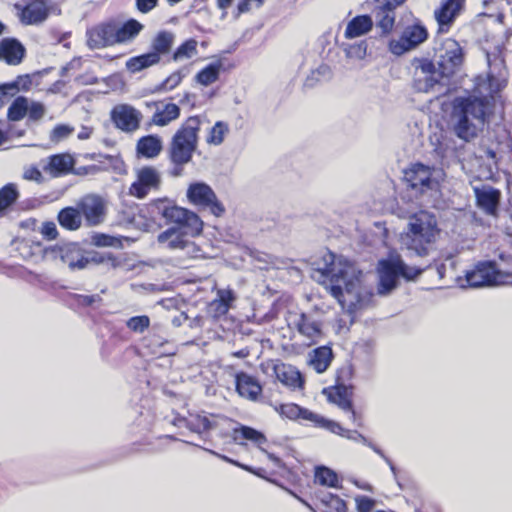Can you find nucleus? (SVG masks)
Wrapping results in <instances>:
<instances>
[{
	"mask_svg": "<svg viewBox=\"0 0 512 512\" xmlns=\"http://www.w3.org/2000/svg\"><path fill=\"white\" fill-rule=\"evenodd\" d=\"M347 58L354 60H363L367 54V43L360 41L358 43L347 45L344 48Z\"/></svg>",
	"mask_w": 512,
	"mask_h": 512,
	"instance_id": "obj_47",
	"label": "nucleus"
},
{
	"mask_svg": "<svg viewBox=\"0 0 512 512\" xmlns=\"http://www.w3.org/2000/svg\"><path fill=\"white\" fill-rule=\"evenodd\" d=\"M469 287H484L512 284V269L503 270L495 262H479L465 274Z\"/></svg>",
	"mask_w": 512,
	"mask_h": 512,
	"instance_id": "obj_7",
	"label": "nucleus"
},
{
	"mask_svg": "<svg viewBox=\"0 0 512 512\" xmlns=\"http://www.w3.org/2000/svg\"><path fill=\"white\" fill-rule=\"evenodd\" d=\"M158 242L170 250L190 251L194 248V243L185 239L182 232L176 228H170L158 235Z\"/></svg>",
	"mask_w": 512,
	"mask_h": 512,
	"instance_id": "obj_30",
	"label": "nucleus"
},
{
	"mask_svg": "<svg viewBox=\"0 0 512 512\" xmlns=\"http://www.w3.org/2000/svg\"><path fill=\"white\" fill-rule=\"evenodd\" d=\"M44 256L51 260H60L71 270H81L87 267L85 252L76 243L52 246L45 249Z\"/></svg>",
	"mask_w": 512,
	"mask_h": 512,
	"instance_id": "obj_11",
	"label": "nucleus"
},
{
	"mask_svg": "<svg viewBox=\"0 0 512 512\" xmlns=\"http://www.w3.org/2000/svg\"><path fill=\"white\" fill-rule=\"evenodd\" d=\"M85 257L87 260V266L89 264L103 265L104 263H106V261H112L113 265H118L117 262H115V260L111 258V253L109 252L101 253L92 251L85 253Z\"/></svg>",
	"mask_w": 512,
	"mask_h": 512,
	"instance_id": "obj_50",
	"label": "nucleus"
},
{
	"mask_svg": "<svg viewBox=\"0 0 512 512\" xmlns=\"http://www.w3.org/2000/svg\"><path fill=\"white\" fill-rule=\"evenodd\" d=\"M332 358L331 348L321 346L309 353L308 363L317 373H323L330 366Z\"/></svg>",
	"mask_w": 512,
	"mask_h": 512,
	"instance_id": "obj_36",
	"label": "nucleus"
},
{
	"mask_svg": "<svg viewBox=\"0 0 512 512\" xmlns=\"http://www.w3.org/2000/svg\"><path fill=\"white\" fill-rule=\"evenodd\" d=\"M87 44L92 49L117 44L115 24L105 23L90 29L87 32Z\"/></svg>",
	"mask_w": 512,
	"mask_h": 512,
	"instance_id": "obj_22",
	"label": "nucleus"
},
{
	"mask_svg": "<svg viewBox=\"0 0 512 512\" xmlns=\"http://www.w3.org/2000/svg\"><path fill=\"white\" fill-rule=\"evenodd\" d=\"M31 81L28 76L18 77L11 83L0 85V107L4 105L7 98L16 95L20 89H28Z\"/></svg>",
	"mask_w": 512,
	"mask_h": 512,
	"instance_id": "obj_40",
	"label": "nucleus"
},
{
	"mask_svg": "<svg viewBox=\"0 0 512 512\" xmlns=\"http://www.w3.org/2000/svg\"><path fill=\"white\" fill-rule=\"evenodd\" d=\"M437 58L439 68L452 76L462 66L464 52L457 41L446 39L437 50Z\"/></svg>",
	"mask_w": 512,
	"mask_h": 512,
	"instance_id": "obj_14",
	"label": "nucleus"
},
{
	"mask_svg": "<svg viewBox=\"0 0 512 512\" xmlns=\"http://www.w3.org/2000/svg\"><path fill=\"white\" fill-rule=\"evenodd\" d=\"M273 375L283 385L296 389L301 388L303 380L300 372L292 365L277 362L272 364Z\"/></svg>",
	"mask_w": 512,
	"mask_h": 512,
	"instance_id": "obj_26",
	"label": "nucleus"
},
{
	"mask_svg": "<svg viewBox=\"0 0 512 512\" xmlns=\"http://www.w3.org/2000/svg\"><path fill=\"white\" fill-rule=\"evenodd\" d=\"M153 205L163 218L182 226L190 235L196 236L201 233L203 222L196 213L179 207L167 199H157Z\"/></svg>",
	"mask_w": 512,
	"mask_h": 512,
	"instance_id": "obj_8",
	"label": "nucleus"
},
{
	"mask_svg": "<svg viewBox=\"0 0 512 512\" xmlns=\"http://www.w3.org/2000/svg\"><path fill=\"white\" fill-rule=\"evenodd\" d=\"M477 206L486 214L496 216L500 203L501 193L489 185L474 187Z\"/></svg>",
	"mask_w": 512,
	"mask_h": 512,
	"instance_id": "obj_21",
	"label": "nucleus"
},
{
	"mask_svg": "<svg viewBox=\"0 0 512 512\" xmlns=\"http://www.w3.org/2000/svg\"><path fill=\"white\" fill-rule=\"evenodd\" d=\"M200 126V117L192 116L176 131L169 146V155L173 163L183 165L191 160L197 148Z\"/></svg>",
	"mask_w": 512,
	"mask_h": 512,
	"instance_id": "obj_5",
	"label": "nucleus"
},
{
	"mask_svg": "<svg viewBox=\"0 0 512 512\" xmlns=\"http://www.w3.org/2000/svg\"><path fill=\"white\" fill-rule=\"evenodd\" d=\"M41 233L48 239H55L58 235V231L55 223L46 222L42 225Z\"/></svg>",
	"mask_w": 512,
	"mask_h": 512,
	"instance_id": "obj_59",
	"label": "nucleus"
},
{
	"mask_svg": "<svg viewBox=\"0 0 512 512\" xmlns=\"http://www.w3.org/2000/svg\"><path fill=\"white\" fill-rule=\"evenodd\" d=\"M92 242L98 247H119L121 246V240L119 238L106 235L96 234L92 237Z\"/></svg>",
	"mask_w": 512,
	"mask_h": 512,
	"instance_id": "obj_51",
	"label": "nucleus"
},
{
	"mask_svg": "<svg viewBox=\"0 0 512 512\" xmlns=\"http://www.w3.org/2000/svg\"><path fill=\"white\" fill-rule=\"evenodd\" d=\"M162 149L163 141L158 135L143 136L136 144L137 155L147 159L157 157L161 153Z\"/></svg>",
	"mask_w": 512,
	"mask_h": 512,
	"instance_id": "obj_31",
	"label": "nucleus"
},
{
	"mask_svg": "<svg viewBox=\"0 0 512 512\" xmlns=\"http://www.w3.org/2000/svg\"><path fill=\"white\" fill-rule=\"evenodd\" d=\"M235 300L233 291L229 289H219L217 298L209 305V311L214 317H221L228 313L232 302Z\"/></svg>",
	"mask_w": 512,
	"mask_h": 512,
	"instance_id": "obj_34",
	"label": "nucleus"
},
{
	"mask_svg": "<svg viewBox=\"0 0 512 512\" xmlns=\"http://www.w3.org/2000/svg\"><path fill=\"white\" fill-rule=\"evenodd\" d=\"M372 27L373 21L370 16H356L348 22L344 35L348 39L361 37L371 31Z\"/></svg>",
	"mask_w": 512,
	"mask_h": 512,
	"instance_id": "obj_37",
	"label": "nucleus"
},
{
	"mask_svg": "<svg viewBox=\"0 0 512 512\" xmlns=\"http://www.w3.org/2000/svg\"><path fill=\"white\" fill-rule=\"evenodd\" d=\"M414 87L423 93H432L435 98L447 95L452 90L451 75L428 59L414 61Z\"/></svg>",
	"mask_w": 512,
	"mask_h": 512,
	"instance_id": "obj_4",
	"label": "nucleus"
},
{
	"mask_svg": "<svg viewBox=\"0 0 512 512\" xmlns=\"http://www.w3.org/2000/svg\"><path fill=\"white\" fill-rule=\"evenodd\" d=\"M187 426L193 432L202 433L211 427V423L206 416L192 415L187 420Z\"/></svg>",
	"mask_w": 512,
	"mask_h": 512,
	"instance_id": "obj_49",
	"label": "nucleus"
},
{
	"mask_svg": "<svg viewBox=\"0 0 512 512\" xmlns=\"http://www.w3.org/2000/svg\"><path fill=\"white\" fill-rule=\"evenodd\" d=\"M173 43V35L169 32H160L153 40L152 47L154 51L152 53L165 54L167 53Z\"/></svg>",
	"mask_w": 512,
	"mask_h": 512,
	"instance_id": "obj_46",
	"label": "nucleus"
},
{
	"mask_svg": "<svg viewBox=\"0 0 512 512\" xmlns=\"http://www.w3.org/2000/svg\"><path fill=\"white\" fill-rule=\"evenodd\" d=\"M197 41L195 39H188L181 44L173 54L174 61H182L190 59L197 55Z\"/></svg>",
	"mask_w": 512,
	"mask_h": 512,
	"instance_id": "obj_44",
	"label": "nucleus"
},
{
	"mask_svg": "<svg viewBox=\"0 0 512 512\" xmlns=\"http://www.w3.org/2000/svg\"><path fill=\"white\" fill-rule=\"evenodd\" d=\"M222 68L223 63L221 61H214L200 70L196 74L195 80L202 86H209L219 79Z\"/></svg>",
	"mask_w": 512,
	"mask_h": 512,
	"instance_id": "obj_39",
	"label": "nucleus"
},
{
	"mask_svg": "<svg viewBox=\"0 0 512 512\" xmlns=\"http://www.w3.org/2000/svg\"><path fill=\"white\" fill-rule=\"evenodd\" d=\"M110 119L117 129L125 133H133L140 128L143 115L134 106L120 103L112 108Z\"/></svg>",
	"mask_w": 512,
	"mask_h": 512,
	"instance_id": "obj_13",
	"label": "nucleus"
},
{
	"mask_svg": "<svg viewBox=\"0 0 512 512\" xmlns=\"http://www.w3.org/2000/svg\"><path fill=\"white\" fill-rule=\"evenodd\" d=\"M24 47L15 39H3L0 42V60L10 65L21 62L24 56Z\"/></svg>",
	"mask_w": 512,
	"mask_h": 512,
	"instance_id": "obj_33",
	"label": "nucleus"
},
{
	"mask_svg": "<svg viewBox=\"0 0 512 512\" xmlns=\"http://www.w3.org/2000/svg\"><path fill=\"white\" fill-rule=\"evenodd\" d=\"M328 422L338 426V429L335 428L332 430V428H325L326 430L330 431L333 434L345 437L349 440H352L355 442H361L364 445H367L368 447H370L374 452H376L378 455H380L385 460V462L389 465L391 471L395 474L396 468L393 465V463L391 462V460L384 454V452L381 449H379L376 445H374L372 442H370L364 435H362L361 433H359L356 430L344 429L338 422H335L333 420L328 419Z\"/></svg>",
	"mask_w": 512,
	"mask_h": 512,
	"instance_id": "obj_25",
	"label": "nucleus"
},
{
	"mask_svg": "<svg viewBox=\"0 0 512 512\" xmlns=\"http://www.w3.org/2000/svg\"><path fill=\"white\" fill-rule=\"evenodd\" d=\"M127 326L137 332H142L149 326V318L147 316H136L128 320Z\"/></svg>",
	"mask_w": 512,
	"mask_h": 512,
	"instance_id": "obj_53",
	"label": "nucleus"
},
{
	"mask_svg": "<svg viewBox=\"0 0 512 512\" xmlns=\"http://www.w3.org/2000/svg\"><path fill=\"white\" fill-rule=\"evenodd\" d=\"M72 131L73 129L68 125H58L53 129L51 139L53 141L59 142L67 138L72 133Z\"/></svg>",
	"mask_w": 512,
	"mask_h": 512,
	"instance_id": "obj_54",
	"label": "nucleus"
},
{
	"mask_svg": "<svg viewBox=\"0 0 512 512\" xmlns=\"http://www.w3.org/2000/svg\"><path fill=\"white\" fill-rule=\"evenodd\" d=\"M186 196L191 204L200 208H207L217 217L221 216L225 211L224 206L218 201L212 188L206 183L195 182L190 184Z\"/></svg>",
	"mask_w": 512,
	"mask_h": 512,
	"instance_id": "obj_10",
	"label": "nucleus"
},
{
	"mask_svg": "<svg viewBox=\"0 0 512 512\" xmlns=\"http://www.w3.org/2000/svg\"><path fill=\"white\" fill-rule=\"evenodd\" d=\"M160 61V56L157 53H146L140 56L132 57L126 62V68L132 72L137 73L143 69L157 64Z\"/></svg>",
	"mask_w": 512,
	"mask_h": 512,
	"instance_id": "obj_41",
	"label": "nucleus"
},
{
	"mask_svg": "<svg viewBox=\"0 0 512 512\" xmlns=\"http://www.w3.org/2000/svg\"><path fill=\"white\" fill-rule=\"evenodd\" d=\"M205 451H207V452H209L210 454H212V455H214V456H216V457H218V458L222 459V460H223V461H225V462L231 463V464H233V465H235V466H238V467H240V468H242V469H244V470H246V471L253 472V470H252V468H251V467H249V466H247V465H244V464H241V463H239L238 461H235V460H233V459H231V458H229V457H227V456H225V455L219 454V453H217L216 451H213V450H210V449H205Z\"/></svg>",
	"mask_w": 512,
	"mask_h": 512,
	"instance_id": "obj_60",
	"label": "nucleus"
},
{
	"mask_svg": "<svg viewBox=\"0 0 512 512\" xmlns=\"http://www.w3.org/2000/svg\"><path fill=\"white\" fill-rule=\"evenodd\" d=\"M274 408L282 417H285L289 420H303L311 422L314 424V426L319 428H332V430L335 428L338 429V426L329 423L327 418L306 408H303L295 403L281 404L279 406H275Z\"/></svg>",
	"mask_w": 512,
	"mask_h": 512,
	"instance_id": "obj_17",
	"label": "nucleus"
},
{
	"mask_svg": "<svg viewBox=\"0 0 512 512\" xmlns=\"http://www.w3.org/2000/svg\"><path fill=\"white\" fill-rule=\"evenodd\" d=\"M407 220L400 234L401 247L420 257L429 255L441 234L436 216L421 210L407 216Z\"/></svg>",
	"mask_w": 512,
	"mask_h": 512,
	"instance_id": "obj_3",
	"label": "nucleus"
},
{
	"mask_svg": "<svg viewBox=\"0 0 512 512\" xmlns=\"http://www.w3.org/2000/svg\"><path fill=\"white\" fill-rule=\"evenodd\" d=\"M443 177V170L421 163L412 164L404 172L408 186L418 194L438 190Z\"/></svg>",
	"mask_w": 512,
	"mask_h": 512,
	"instance_id": "obj_9",
	"label": "nucleus"
},
{
	"mask_svg": "<svg viewBox=\"0 0 512 512\" xmlns=\"http://www.w3.org/2000/svg\"><path fill=\"white\" fill-rule=\"evenodd\" d=\"M406 0H374L372 14L376 25L384 34L391 32L395 24V10Z\"/></svg>",
	"mask_w": 512,
	"mask_h": 512,
	"instance_id": "obj_19",
	"label": "nucleus"
},
{
	"mask_svg": "<svg viewBox=\"0 0 512 512\" xmlns=\"http://www.w3.org/2000/svg\"><path fill=\"white\" fill-rule=\"evenodd\" d=\"M74 166V160L69 154H56L47 159L43 170L52 177L69 173Z\"/></svg>",
	"mask_w": 512,
	"mask_h": 512,
	"instance_id": "obj_29",
	"label": "nucleus"
},
{
	"mask_svg": "<svg viewBox=\"0 0 512 512\" xmlns=\"http://www.w3.org/2000/svg\"><path fill=\"white\" fill-rule=\"evenodd\" d=\"M315 482L328 487L338 486L337 474L327 467H317L315 470Z\"/></svg>",
	"mask_w": 512,
	"mask_h": 512,
	"instance_id": "obj_43",
	"label": "nucleus"
},
{
	"mask_svg": "<svg viewBox=\"0 0 512 512\" xmlns=\"http://www.w3.org/2000/svg\"><path fill=\"white\" fill-rule=\"evenodd\" d=\"M78 208L89 226H96L103 222L106 204L101 197L87 195L79 201Z\"/></svg>",
	"mask_w": 512,
	"mask_h": 512,
	"instance_id": "obj_20",
	"label": "nucleus"
},
{
	"mask_svg": "<svg viewBox=\"0 0 512 512\" xmlns=\"http://www.w3.org/2000/svg\"><path fill=\"white\" fill-rule=\"evenodd\" d=\"M24 178L27 180L42 182L43 177L41 171L36 167H29L24 171Z\"/></svg>",
	"mask_w": 512,
	"mask_h": 512,
	"instance_id": "obj_61",
	"label": "nucleus"
},
{
	"mask_svg": "<svg viewBox=\"0 0 512 512\" xmlns=\"http://www.w3.org/2000/svg\"><path fill=\"white\" fill-rule=\"evenodd\" d=\"M233 440L242 445L244 444L243 440H248L254 443L262 452L266 453L269 459L274 461L275 463H278V458L274 456L273 454H270L266 451L265 445L267 444V438L266 436L249 426L241 425L238 428L233 429Z\"/></svg>",
	"mask_w": 512,
	"mask_h": 512,
	"instance_id": "obj_24",
	"label": "nucleus"
},
{
	"mask_svg": "<svg viewBox=\"0 0 512 512\" xmlns=\"http://www.w3.org/2000/svg\"><path fill=\"white\" fill-rule=\"evenodd\" d=\"M324 260L325 267L317 271L318 282L349 313L366 306L372 293L363 286L361 272L342 256L328 253Z\"/></svg>",
	"mask_w": 512,
	"mask_h": 512,
	"instance_id": "obj_2",
	"label": "nucleus"
},
{
	"mask_svg": "<svg viewBox=\"0 0 512 512\" xmlns=\"http://www.w3.org/2000/svg\"><path fill=\"white\" fill-rule=\"evenodd\" d=\"M16 188L12 185H6L0 190V213L10 206L17 198Z\"/></svg>",
	"mask_w": 512,
	"mask_h": 512,
	"instance_id": "obj_48",
	"label": "nucleus"
},
{
	"mask_svg": "<svg viewBox=\"0 0 512 512\" xmlns=\"http://www.w3.org/2000/svg\"><path fill=\"white\" fill-rule=\"evenodd\" d=\"M233 0H216L217 7L222 10L221 18L224 19L227 15V9L231 6Z\"/></svg>",
	"mask_w": 512,
	"mask_h": 512,
	"instance_id": "obj_63",
	"label": "nucleus"
},
{
	"mask_svg": "<svg viewBox=\"0 0 512 512\" xmlns=\"http://www.w3.org/2000/svg\"><path fill=\"white\" fill-rule=\"evenodd\" d=\"M184 77V74L181 70L173 72L171 75H169L164 82L161 85V89L164 91H170L173 90L175 87H177L182 79Z\"/></svg>",
	"mask_w": 512,
	"mask_h": 512,
	"instance_id": "obj_52",
	"label": "nucleus"
},
{
	"mask_svg": "<svg viewBox=\"0 0 512 512\" xmlns=\"http://www.w3.org/2000/svg\"><path fill=\"white\" fill-rule=\"evenodd\" d=\"M289 326L296 329L303 337L312 343L319 341L322 337V325L312 314L303 312H290L288 316Z\"/></svg>",
	"mask_w": 512,
	"mask_h": 512,
	"instance_id": "obj_18",
	"label": "nucleus"
},
{
	"mask_svg": "<svg viewBox=\"0 0 512 512\" xmlns=\"http://www.w3.org/2000/svg\"><path fill=\"white\" fill-rule=\"evenodd\" d=\"M464 0H442L441 5L435 10V19L439 25L440 32H447L459 15Z\"/></svg>",
	"mask_w": 512,
	"mask_h": 512,
	"instance_id": "obj_23",
	"label": "nucleus"
},
{
	"mask_svg": "<svg viewBox=\"0 0 512 512\" xmlns=\"http://www.w3.org/2000/svg\"><path fill=\"white\" fill-rule=\"evenodd\" d=\"M427 37V29L423 25L419 23L408 25L399 39H393L389 42V50L394 55L400 56L418 47Z\"/></svg>",
	"mask_w": 512,
	"mask_h": 512,
	"instance_id": "obj_12",
	"label": "nucleus"
},
{
	"mask_svg": "<svg viewBox=\"0 0 512 512\" xmlns=\"http://www.w3.org/2000/svg\"><path fill=\"white\" fill-rule=\"evenodd\" d=\"M111 258L114 259L118 265H113L112 261H106V263H104L103 265H105L107 268L125 269V270L130 269V267H128V265H127V259L124 255L115 256L111 253Z\"/></svg>",
	"mask_w": 512,
	"mask_h": 512,
	"instance_id": "obj_58",
	"label": "nucleus"
},
{
	"mask_svg": "<svg viewBox=\"0 0 512 512\" xmlns=\"http://www.w3.org/2000/svg\"><path fill=\"white\" fill-rule=\"evenodd\" d=\"M77 299L79 304L90 306L94 304L99 299V297L96 295H79Z\"/></svg>",
	"mask_w": 512,
	"mask_h": 512,
	"instance_id": "obj_62",
	"label": "nucleus"
},
{
	"mask_svg": "<svg viewBox=\"0 0 512 512\" xmlns=\"http://www.w3.org/2000/svg\"><path fill=\"white\" fill-rule=\"evenodd\" d=\"M162 176L158 169L152 166H145L137 170L136 180L129 188V194L138 199L145 198L151 191L159 189Z\"/></svg>",
	"mask_w": 512,
	"mask_h": 512,
	"instance_id": "obj_15",
	"label": "nucleus"
},
{
	"mask_svg": "<svg viewBox=\"0 0 512 512\" xmlns=\"http://www.w3.org/2000/svg\"><path fill=\"white\" fill-rule=\"evenodd\" d=\"M251 2L249 0H242L237 5V13L235 14V17H239L241 14L248 12L250 7L249 5Z\"/></svg>",
	"mask_w": 512,
	"mask_h": 512,
	"instance_id": "obj_64",
	"label": "nucleus"
},
{
	"mask_svg": "<svg viewBox=\"0 0 512 512\" xmlns=\"http://www.w3.org/2000/svg\"><path fill=\"white\" fill-rule=\"evenodd\" d=\"M144 29V25L136 19H129L121 26L115 24V34L117 43L132 42Z\"/></svg>",
	"mask_w": 512,
	"mask_h": 512,
	"instance_id": "obj_35",
	"label": "nucleus"
},
{
	"mask_svg": "<svg viewBox=\"0 0 512 512\" xmlns=\"http://www.w3.org/2000/svg\"><path fill=\"white\" fill-rule=\"evenodd\" d=\"M58 222L67 230H78L82 225V214L79 208L65 207L58 213Z\"/></svg>",
	"mask_w": 512,
	"mask_h": 512,
	"instance_id": "obj_38",
	"label": "nucleus"
},
{
	"mask_svg": "<svg viewBox=\"0 0 512 512\" xmlns=\"http://www.w3.org/2000/svg\"><path fill=\"white\" fill-rule=\"evenodd\" d=\"M45 113L44 106L39 102H28V111L27 114L33 120H38L43 117Z\"/></svg>",
	"mask_w": 512,
	"mask_h": 512,
	"instance_id": "obj_55",
	"label": "nucleus"
},
{
	"mask_svg": "<svg viewBox=\"0 0 512 512\" xmlns=\"http://www.w3.org/2000/svg\"><path fill=\"white\" fill-rule=\"evenodd\" d=\"M355 501L359 512H370L374 507V501L366 496H359Z\"/></svg>",
	"mask_w": 512,
	"mask_h": 512,
	"instance_id": "obj_57",
	"label": "nucleus"
},
{
	"mask_svg": "<svg viewBox=\"0 0 512 512\" xmlns=\"http://www.w3.org/2000/svg\"><path fill=\"white\" fill-rule=\"evenodd\" d=\"M228 133L229 125L223 121H218L209 130L206 142L210 145L218 146L223 143Z\"/></svg>",
	"mask_w": 512,
	"mask_h": 512,
	"instance_id": "obj_42",
	"label": "nucleus"
},
{
	"mask_svg": "<svg viewBox=\"0 0 512 512\" xmlns=\"http://www.w3.org/2000/svg\"><path fill=\"white\" fill-rule=\"evenodd\" d=\"M28 99L25 97L16 98L8 109V118L12 121H18L27 114Z\"/></svg>",
	"mask_w": 512,
	"mask_h": 512,
	"instance_id": "obj_45",
	"label": "nucleus"
},
{
	"mask_svg": "<svg viewBox=\"0 0 512 512\" xmlns=\"http://www.w3.org/2000/svg\"><path fill=\"white\" fill-rule=\"evenodd\" d=\"M61 9L50 0H34L21 9L20 21L25 25H39L43 23L50 14L59 15Z\"/></svg>",
	"mask_w": 512,
	"mask_h": 512,
	"instance_id": "obj_16",
	"label": "nucleus"
},
{
	"mask_svg": "<svg viewBox=\"0 0 512 512\" xmlns=\"http://www.w3.org/2000/svg\"><path fill=\"white\" fill-rule=\"evenodd\" d=\"M147 106H154L155 112L151 118V123L156 126H167L180 116V108L174 103L154 102L147 103Z\"/></svg>",
	"mask_w": 512,
	"mask_h": 512,
	"instance_id": "obj_27",
	"label": "nucleus"
},
{
	"mask_svg": "<svg viewBox=\"0 0 512 512\" xmlns=\"http://www.w3.org/2000/svg\"><path fill=\"white\" fill-rule=\"evenodd\" d=\"M378 274V293L386 295L396 288L400 276L412 280L421 274V270L407 266L398 254H392L379 262Z\"/></svg>",
	"mask_w": 512,
	"mask_h": 512,
	"instance_id": "obj_6",
	"label": "nucleus"
},
{
	"mask_svg": "<svg viewBox=\"0 0 512 512\" xmlns=\"http://www.w3.org/2000/svg\"><path fill=\"white\" fill-rule=\"evenodd\" d=\"M323 393L327 396L329 402L336 404L340 409L348 411L351 414V419L354 421L356 418L355 411L352 408L348 388L343 385L325 388Z\"/></svg>",
	"mask_w": 512,
	"mask_h": 512,
	"instance_id": "obj_28",
	"label": "nucleus"
},
{
	"mask_svg": "<svg viewBox=\"0 0 512 512\" xmlns=\"http://www.w3.org/2000/svg\"><path fill=\"white\" fill-rule=\"evenodd\" d=\"M236 389L240 396L249 400H256L262 392V387L258 381L243 372L236 375Z\"/></svg>",
	"mask_w": 512,
	"mask_h": 512,
	"instance_id": "obj_32",
	"label": "nucleus"
},
{
	"mask_svg": "<svg viewBox=\"0 0 512 512\" xmlns=\"http://www.w3.org/2000/svg\"><path fill=\"white\" fill-rule=\"evenodd\" d=\"M159 0H135L136 9L142 13L147 14L157 7Z\"/></svg>",
	"mask_w": 512,
	"mask_h": 512,
	"instance_id": "obj_56",
	"label": "nucleus"
},
{
	"mask_svg": "<svg viewBox=\"0 0 512 512\" xmlns=\"http://www.w3.org/2000/svg\"><path fill=\"white\" fill-rule=\"evenodd\" d=\"M488 73L474 79L471 94L456 97L452 102L450 122L455 134L469 141L481 130L492 112L495 95L507 85V70L502 56V48L496 46L486 51Z\"/></svg>",
	"mask_w": 512,
	"mask_h": 512,
	"instance_id": "obj_1",
	"label": "nucleus"
}]
</instances>
